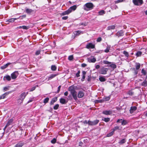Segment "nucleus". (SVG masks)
<instances>
[{"instance_id":"obj_29","label":"nucleus","mask_w":147,"mask_h":147,"mask_svg":"<svg viewBox=\"0 0 147 147\" xmlns=\"http://www.w3.org/2000/svg\"><path fill=\"white\" fill-rule=\"evenodd\" d=\"M141 85L144 87H146L147 86V82L146 80H144L142 83Z\"/></svg>"},{"instance_id":"obj_36","label":"nucleus","mask_w":147,"mask_h":147,"mask_svg":"<svg viewBox=\"0 0 147 147\" xmlns=\"http://www.w3.org/2000/svg\"><path fill=\"white\" fill-rule=\"evenodd\" d=\"M111 65H110L109 66L111 67V68H112L113 69H115L116 67V65L115 64H111Z\"/></svg>"},{"instance_id":"obj_27","label":"nucleus","mask_w":147,"mask_h":147,"mask_svg":"<svg viewBox=\"0 0 147 147\" xmlns=\"http://www.w3.org/2000/svg\"><path fill=\"white\" fill-rule=\"evenodd\" d=\"M23 28L24 29L27 30L29 28V26H20L17 28Z\"/></svg>"},{"instance_id":"obj_54","label":"nucleus","mask_w":147,"mask_h":147,"mask_svg":"<svg viewBox=\"0 0 147 147\" xmlns=\"http://www.w3.org/2000/svg\"><path fill=\"white\" fill-rule=\"evenodd\" d=\"M5 95V94H2L1 96H0V100L2 99H4L6 97Z\"/></svg>"},{"instance_id":"obj_6","label":"nucleus","mask_w":147,"mask_h":147,"mask_svg":"<svg viewBox=\"0 0 147 147\" xmlns=\"http://www.w3.org/2000/svg\"><path fill=\"white\" fill-rule=\"evenodd\" d=\"M108 70L109 69L108 68L103 67L100 69L99 73L102 74H107Z\"/></svg>"},{"instance_id":"obj_43","label":"nucleus","mask_w":147,"mask_h":147,"mask_svg":"<svg viewBox=\"0 0 147 147\" xmlns=\"http://www.w3.org/2000/svg\"><path fill=\"white\" fill-rule=\"evenodd\" d=\"M114 132L112 131L110 133H109V134H108L107 135V136L109 137H110L112 136L114 133Z\"/></svg>"},{"instance_id":"obj_63","label":"nucleus","mask_w":147,"mask_h":147,"mask_svg":"<svg viewBox=\"0 0 147 147\" xmlns=\"http://www.w3.org/2000/svg\"><path fill=\"white\" fill-rule=\"evenodd\" d=\"M12 92L11 91H8L6 92L4 94L6 96L7 95H8L9 94V93H11Z\"/></svg>"},{"instance_id":"obj_51","label":"nucleus","mask_w":147,"mask_h":147,"mask_svg":"<svg viewBox=\"0 0 147 147\" xmlns=\"http://www.w3.org/2000/svg\"><path fill=\"white\" fill-rule=\"evenodd\" d=\"M56 142V139L55 138H54L51 141V143L52 144H55Z\"/></svg>"},{"instance_id":"obj_12","label":"nucleus","mask_w":147,"mask_h":147,"mask_svg":"<svg viewBox=\"0 0 147 147\" xmlns=\"http://www.w3.org/2000/svg\"><path fill=\"white\" fill-rule=\"evenodd\" d=\"M26 94L25 92H22L20 96V100H21V101L24 100L25 97H26Z\"/></svg>"},{"instance_id":"obj_38","label":"nucleus","mask_w":147,"mask_h":147,"mask_svg":"<svg viewBox=\"0 0 147 147\" xmlns=\"http://www.w3.org/2000/svg\"><path fill=\"white\" fill-rule=\"evenodd\" d=\"M110 47L109 46H107L106 49L104 50V52L106 53H108L109 52V50H110Z\"/></svg>"},{"instance_id":"obj_34","label":"nucleus","mask_w":147,"mask_h":147,"mask_svg":"<svg viewBox=\"0 0 147 147\" xmlns=\"http://www.w3.org/2000/svg\"><path fill=\"white\" fill-rule=\"evenodd\" d=\"M110 118H105L104 119H102V120L105 121L106 122H107L110 121Z\"/></svg>"},{"instance_id":"obj_20","label":"nucleus","mask_w":147,"mask_h":147,"mask_svg":"<svg viewBox=\"0 0 147 147\" xmlns=\"http://www.w3.org/2000/svg\"><path fill=\"white\" fill-rule=\"evenodd\" d=\"M59 101L60 103L62 104H65L67 102V101H66L65 99L63 98H61L60 99Z\"/></svg>"},{"instance_id":"obj_15","label":"nucleus","mask_w":147,"mask_h":147,"mask_svg":"<svg viewBox=\"0 0 147 147\" xmlns=\"http://www.w3.org/2000/svg\"><path fill=\"white\" fill-rule=\"evenodd\" d=\"M137 107L136 106L131 107L130 109V113H132L134 111L136 110Z\"/></svg>"},{"instance_id":"obj_19","label":"nucleus","mask_w":147,"mask_h":147,"mask_svg":"<svg viewBox=\"0 0 147 147\" xmlns=\"http://www.w3.org/2000/svg\"><path fill=\"white\" fill-rule=\"evenodd\" d=\"M24 144V142H20L16 145L15 147H22Z\"/></svg>"},{"instance_id":"obj_56","label":"nucleus","mask_w":147,"mask_h":147,"mask_svg":"<svg viewBox=\"0 0 147 147\" xmlns=\"http://www.w3.org/2000/svg\"><path fill=\"white\" fill-rule=\"evenodd\" d=\"M102 40V38L101 37L98 38L97 39L96 41L97 42H100Z\"/></svg>"},{"instance_id":"obj_62","label":"nucleus","mask_w":147,"mask_h":147,"mask_svg":"<svg viewBox=\"0 0 147 147\" xmlns=\"http://www.w3.org/2000/svg\"><path fill=\"white\" fill-rule=\"evenodd\" d=\"M24 100H22L21 101V100H20V98H19L18 100V102L20 104H21V103H22L23 101Z\"/></svg>"},{"instance_id":"obj_53","label":"nucleus","mask_w":147,"mask_h":147,"mask_svg":"<svg viewBox=\"0 0 147 147\" xmlns=\"http://www.w3.org/2000/svg\"><path fill=\"white\" fill-rule=\"evenodd\" d=\"M80 70H79L78 71L77 73L76 74V76L77 77H79L80 76Z\"/></svg>"},{"instance_id":"obj_45","label":"nucleus","mask_w":147,"mask_h":147,"mask_svg":"<svg viewBox=\"0 0 147 147\" xmlns=\"http://www.w3.org/2000/svg\"><path fill=\"white\" fill-rule=\"evenodd\" d=\"M26 15H23L22 16H20L18 18H20L21 20L23 19L24 18H26Z\"/></svg>"},{"instance_id":"obj_23","label":"nucleus","mask_w":147,"mask_h":147,"mask_svg":"<svg viewBox=\"0 0 147 147\" xmlns=\"http://www.w3.org/2000/svg\"><path fill=\"white\" fill-rule=\"evenodd\" d=\"M77 8V6L75 5L69 8V9L70 11H71V12L72 11V10L74 11Z\"/></svg>"},{"instance_id":"obj_8","label":"nucleus","mask_w":147,"mask_h":147,"mask_svg":"<svg viewBox=\"0 0 147 147\" xmlns=\"http://www.w3.org/2000/svg\"><path fill=\"white\" fill-rule=\"evenodd\" d=\"M86 47L88 49H94L95 47V45L91 43H89L86 45Z\"/></svg>"},{"instance_id":"obj_39","label":"nucleus","mask_w":147,"mask_h":147,"mask_svg":"<svg viewBox=\"0 0 147 147\" xmlns=\"http://www.w3.org/2000/svg\"><path fill=\"white\" fill-rule=\"evenodd\" d=\"M49 100V98L47 97L44 99V101H43V102L44 103L46 104L48 102Z\"/></svg>"},{"instance_id":"obj_47","label":"nucleus","mask_w":147,"mask_h":147,"mask_svg":"<svg viewBox=\"0 0 147 147\" xmlns=\"http://www.w3.org/2000/svg\"><path fill=\"white\" fill-rule=\"evenodd\" d=\"M125 0H117L115 1V4L118 3H119L125 1Z\"/></svg>"},{"instance_id":"obj_24","label":"nucleus","mask_w":147,"mask_h":147,"mask_svg":"<svg viewBox=\"0 0 147 147\" xmlns=\"http://www.w3.org/2000/svg\"><path fill=\"white\" fill-rule=\"evenodd\" d=\"M13 118H11L8 121L6 125L8 126H9L10 125H11L12 124V122L13 121Z\"/></svg>"},{"instance_id":"obj_9","label":"nucleus","mask_w":147,"mask_h":147,"mask_svg":"<svg viewBox=\"0 0 147 147\" xmlns=\"http://www.w3.org/2000/svg\"><path fill=\"white\" fill-rule=\"evenodd\" d=\"M11 80V78L10 76L8 75H6L4 76L3 78V80L5 81H10Z\"/></svg>"},{"instance_id":"obj_10","label":"nucleus","mask_w":147,"mask_h":147,"mask_svg":"<svg viewBox=\"0 0 147 147\" xmlns=\"http://www.w3.org/2000/svg\"><path fill=\"white\" fill-rule=\"evenodd\" d=\"M113 112L112 111L109 110V111H104L102 112V113L104 115H110L112 114Z\"/></svg>"},{"instance_id":"obj_35","label":"nucleus","mask_w":147,"mask_h":147,"mask_svg":"<svg viewBox=\"0 0 147 147\" xmlns=\"http://www.w3.org/2000/svg\"><path fill=\"white\" fill-rule=\"evenodd\" d=\"M51 69L52 71H55L57 69V67L55 65H52L51 66Z\"/></svg>"},{"instance_id":"obj_2","label":"nucleus","mask_w":147,"mask_h":147,"mask_svg":"<svg viewBox=\"0 0 147 147\" xmlns=\"http://www.w3.org/2000/svg\"><path fill=\"white\" fill-rule=\"evenodd\" d=\"M134 4L136 5H140L143 3V0H132Z\"/></svg>"},{"instance_id":"obj_57","label":"nucleus","mask_w":147,"mask_h":147,"mask_svg":"<svg viewBox=\"0 0 147 147\" xmlns=\"http://www.w3.org/2000/svg\"><path fill=\"white\" fill-rule=\"evenodd\" d=\"M91 75L88 76V79H87V81H88L90 82L91 81Z\"/></svg>"},{"instance_id":"obj_64","label":"nucleus","mask_w":147,"mask_h":147,"mask_svg":"<svg viewBox=\"0 0 147 147\" xmlns=\"http://www.w3.org/2000/svg\"><path fill=\"white\" fill-rule=\"evenodd\" d=\"M87 66V65L84 63H82L81 64V66L83 67H84Z\"/></svg>"},{"instance_id":"obj_17","label":"nucleus","mask_w":147,"mask_h":147,"mask_svg":"<svg viewBox=\"0 0 147 147\" xmlns=\"http://www.w3.org/2000/svg\"><path fill=\"white\" fill-rule=\"evenodd\" d=\"M82 77L81 79V81L82 82L84 81L86 77V71H82Z\"/></svg>"},{"instance_id":"obj_40","label":"nucleus","mask_w":147,"mask_h":147,"mask_svg":"<svg viewBox=\"0 0 147 147\" xmlns=\"http://www.w3.org/2000/svg\"><path fill=\"white\" fill-rule=\"evenodd\" d=\"M142 53L140 51H138L136 54V55L138 57L141 56Z\"/></svg>"},{"instance_id":"obj_46","label":"nucleus","mask_w":147,"mask_h":147,"mask_svg":"<svg viewBox=\"0 0 147 147\" xmlns=\"http://www.w3.org/2000/svg\"><path fill=\"white\" fill-rule=\"evenodd\" d=\"M141 73L144 76H145L146 74V72L145 70H144V69H142Z\"/></svg>"},{"instance_id":"obj_1","label":"nucleus","mask_w":147,"mask_h":147,"mask_svg":"<svg viewBox=\"0 0 147 147\" xmlns=\"http://www.w3.org/2000/svg\"><path fill=\"white\" fill-rule=\"evenodd\" d=\"M140 64L139 63H136L135 67L136 68L133 67L131 68L132 70H133L134 74L135 75H136L138 73V70L140 68Z\"/></svg>"},{"instance_id":"obj_61","label":"nucleus","mask_w":147,"mask_h":147,"mask_svg":"<svg viewBox=\"0 0 147 147\" xmlns=\"http://www.w3.org/2000/svg\"><path fill=\"white\" fill-rule=\"evenodd\" d=\"M61 86L60 85L58 87V90L57 91V93H58L60 91V89H61Z\"/></svg>"},{"instance_id":"obj_25","label":"nucleus","mask_w":147,"mask_h":147,"mask_svg":"<svg viewBox=\"0 0 147 147\" xmlns=\"http://www.w3.org/2000/svg\"><path fill=\"white\" fill-rule=\"evenodd\" d=\"M115 26L114 25L109 26L107 28V30H114L115 29Z\"/></svg>"},{"instance_id":"obj_59","label":"nucleus","mask_w":147,"mask_h":147,"mask_svg":"<svg viewBox=\"0 0 147 147\" xmlns=\"http://www.w3.org/2000/svg\"><path fill=\"white\" fill-rule=\"evenodd\" d=\"M68 18V16H65L64 17H63L62 18V19L63 20H67Z\"/></svg>"},{"instance_id":"obj_28","label":"nucleus","mask_w":147,"mask_h":147,"mask_svg":"<svg viewBox=\"0 0 147 147\" xmlns=\"http://www.w3.org/2000/svg\"><path fill=\"white\" fill-rule=\"evenodd\" d=\"M33 11V10L31 9L27 8L26 9V12L27 13L30 14Z\"/></svg>"},{"instance_id":"obj_11","label":"nucleus","mask_w":147,"mask_h":147,"mask_svg":"<svg viewBox=\"0 0 147 147\" xmlns=\"http://www.w3.org/2000/svg\"><path fill=\"white\" fill-rule=\"evenodd\" d=\"M84 96V92L81 90L79 91L78 94V98H80L83 97Z\"/></svg>"},{"instance_id":"obj_32","label":"nucleus","mask_w":147,"mask_h":147,"mask_svg":"<svg viewBox=\"0 0 147 147\" xmlns=\"http://www.w3.org/2000/svg\"><path fill=\"white\" fill-rule=\"evenodd\" d=\"M99 80L101 82H105L106 80V79H105V78L102 77H100Z\"/></svg>"},{"instance_id":"obj_22","label":"nucleus","mask_w":147,"mask_h":147,"mask_svg":"<svg viewBox=\"0 0 147 147\" xmlns=\"http://www.w3.org/2000/svg\"><path fill=\"white\" fill-rule=\"evenodd\" d=\"M18 19V18H11V19H10L7 20L6 21V22H8V23H10V22L12 23V22H13L15 20H16ZM8 23H8L7 24H8Z\"/></svg>"},{"instance_id":"obj_26","label":"nucleus","mask_w":147,"mask_h":147,"mask_svg":"<svg viewBox=\"0 0 147 147\" xmlns=\"http://www.w3.org/2000/svg\"><path fill=\"white\" fill-rule=\"evenodd\" d=\"M68 90L70 92H73L75 91V90L74 86L73 85L70 86L68 88Z\"/></svg>"},{"instance_id":"obj_41","label":"nucleus","mask_w":147,"mask_h":147,"mask_svg":"<svg viewBox=\"0 0 147 147\" xmlns=\"http://www.w3.org/2000/svg\"><path fill=\"white\" fill-rule=\"evenodd\" d=\"M103 63L104 64H110L111 63V62L108 61L106 60H104L103 61Z\"/></svg>"},{"instance_id":"obj_44","label":"nucleus","mask_w":147,"mask_h":147,"mask_svg":"<svg viewBox=\"0 0 147 147\" xmlns=\"http://www.w3.org/2000/svg\"><path fill=\"white\" fill-rule=\"evenodd\" d=\"M59 105L58 104L55 105L53 107V109L54 110H57L58 108Z\"/></svg>"},{"instance_id":"obj_55","label":"nucleus","mask_w":147,"mask_h":147,"mask_svg":"<svg viewBox=\"0 0 147 147\" xmlns=\"http://www.w3.org/2000/svg\"><path fill=\"white\" fill-rule=\"evenodd\" d=\"M41 51L40 50L37 51L35 53V55H38L40 54Z\"/></svg>"},{"instance_id":"obj_14","label":"nucleus","mask_w":147,"mask_h":147,"mask_svg":"<svg viewBox=\"0 0 147 147\" xmlns=\"http://www.w3.org/2000/svg\"><path fill=\"white\" fill-rule=\"evenodd\" d=\"M58 75V74H51L50 76L48 77V80H50L53 79Z\"/></svg>"},{"instance_id":"obj_33","label":"nucleus","mask_w":147,"mask_h":147,"mask_svg":"<svg viewBox=\"0 0 147 147\" xmlns=\"http://www.w3.org/2000/svg\"><path fill=\"white\" fill-rule=\"evenodd\" d=\"M126 142V140L125 139H123L122 140H121L119 142V143L120 144H123L124 143H125Z\"/></svg>"},{"instance_id":"obj_42","label":"nucleus","mask_w":147,"mask_h":147,"mask_svg":"<svg viewBox=\"0 0 147 147\" xmlns=\"http://www.w3.org/2000/svg\"><path fill=\"white\" fill-rule=\"evenodd\" d=\"M123 54L125 55L126 57H128L129 55L128 53L126 51H124L123 52Z\"/></svg>"},{"instance_id":"obj_13","label":"nucleus","mask_w":147,"mask_h":147,"mask_svg":"<svg viewBox=\"0 0 147 147\" xmlns=\"http://www.w3.org/2000/svg\"><path fill=\"white\" fill-rule=\"evenodd\" d=\"M70 13H71V11H70L69 9H68L67 10L64 11L62 13H61L60 15L61 16H64L66 15H68Z\"/></svg>"},{"instance_id":"obj_4","label":"nucleus","mask_w":147,"mask_h":147,"mask_svg":"<svg viewBox=\"0 0 147 147\" xmlns=\"http://www.w3.org/2000/svg\"><path fill=\"white\" fill-rule=\"evenodd\" d=\"M19 73L17 71H16L13 72L11 74V78L13 80L17 78L18 76V75Z\"/></svg>"},{"instance_id":"obj_49","label":"nucleus","mask_w":147,"mask_h":147,"mask_svg":"<svg viewBox=\"0 0 147 147\" xmlns=\"http://www.w3.org/2000/svg\"><path fill=\"white\" fill-rule=\"evenodd\" d=\"M8 126H7L6 125L5 126V127H4V128H3V130H4V131L3 132H2L1 133V134H2V136H3V135H4V132H5V131L6 129V128Z\"/></svg>"},{"instance_id":"obj_31","label":"nucleus","mask_w":147,"mask_h":147,"mask_svg":"<svg viewBox=\"0 0 147 147\" xmlns=\"http://www.w3.org/2000/svg\"><path fill=\"white\" fill-rule=\"evenodd\" d=\"M134 92H133L132 90H129L127 93V94L129 95L130 96H133L134 94Z\"/></svg>"},{"instance_id":"obj_50","label":"nucleus","mask_w":147,"mask_h":147,"mask_svg":"<svg viewBox=\"0 0 147 147\" xmlns=\"http://www.w3.org/2000/svg\"><path fill=\"white\" fill-rule=\"evenodd\" d=\"M119 129V127L118 126L115 127L113 129V131L114 132L115 130Z\"/></svg>"},{"instance_id":"obj_7","label":"nucleus","mask_w":147,"mask_h":147,"mask_svg":"<svg viewBox=\"0 0 147 147\" xmlns=\"http://www.w3.org/2000/svg\"><path fill=\"white\" fill-rule=\"evenodd\" d=\"M71 94V95L72 96L73 98L76 101L78 100V98H77V92L76 91H74L73 92H70Z\"/></svg>"},{"instance_id":"obj_16","label":"nucleus","mask_w":147,"mask_h":147,"mask_svg":"<svg viewBox=\"0 0 147 147\" xmlns=\"http://www.w3.org/2000/svg\"><path fill=\"white\" fill-rule=\"evenodd\" d=\"M123 32L122 30H120L118 32L116 33L117 36L119 37L123 36Z\"/></svg>"},{"instance_id":"obj_21","label":"nucleus","mask_w":147,"mask_h":147,"mask_svg":"<svg viewBox=\"0 0 147 147\" xmlns=\"http://www.w3.org/2000/svg\"><path fill=\"white\" fill-rule=\"evenodd\" d=\"M12 63H6L5 65H4L1 66V69H4L6 68L7 67H8V65H9L11 64Z\"/></svg>"},{"instance_id":"obj_5","label":"nucleus","mask_w":147,"mask_h":147,"mask_svg":"<svg viewBox=\"0 0 147 147\" xmlns=\"http://www.w3.org/2000/svg\"><path fill=\"white\" fill-rule=\"evenodd\" d=\"M99 121L98 119L94 120L93 121H88L89 125H95L97 124L99 122Z\"/></svg>"},{"instance_id":"obj_58","label":"nucleus","mask_w":147,"mask_h":147,"mask_svg":"<svg viewBox=\"0 0 147 147\" xmlns=\"http://www.w3.org/2000/svg\"><path fill=\"white\" fill-rule=\"evenodd\" d=\"M36 88V87L35 86L33 87L30 89V91L31 92L34 90Z\"/></svg>"},{"instance_id":"obj_52","label":"nucleus","mask_w":147,"mask_h":147,"mask_svg":"<svg viewBox=\"0 0 147 147\" xmlns=\"http://www.w3.org/2000/svg\"><path fill=\"white\" fill-rule=\"evenodd\" d=\"M127 123V122L125 120H123L121 122V124L123 125H125Z\"/></svg>"},{"instance_id":"obj_30","label":"nucleus","mask_w":147,"mask_h":147,"mask_svg":"<svg viewBox=\"0 0 147 147\" xmlns=\"http://www.w3.org/2000/svg\"><path fill=\"white\" fill-rule=\"evenodd\" d=\"M98 13L99 15L101 16L105 14V12L104 10H102L98 12Z\"/></svg>"},{"instance_id":"obj_60","label":"nucleus","mask_w":147,"mask_h":147,"mask_svg":"<svg viewBox=\"0 0 147 147\" xmlns=\"http://www.w3.org/2000/svg\"><path fill=\"white\" fill-rule=\"evenodd\" d=\"M110 98L109 97H106L104 98V100L108 101L110 100Z\"/></svg>"},{"instance_id":"obj_37","label":"nucleus","mask_w":147,"mask_h":147,"mask_svg":"<svg viewBox=\"0 0 147 147\" xmlns=\"http://www.w3.org/2000/svg\"><path fill=\"white\" fill-rule=\"evenodd\" d=\"M90 61H89L90 62L94 63L96 61V59L95 58H93L90 59Z\"/></svg>"},{"instance_id":"obj_3","label":"nucleus","mask_w":147,"mask_h":147,"mask_svg":"<svg viewBox=\"0 0 147 147\" xmlns=\"http://www.w3.org/2000/svg\"><path fill=\"white\" fill-rule=\"evenodd\" d=\"M84 5L89 10H91L93 9L94 6L93 4L91 2L87 3Z\"/></svg>"},{"instance_id":"obj_48","label":"nucleus","mask_w":147,"mask_h":147,"mask_svg":"<svg viewBox=\"0 0 147 147\" xmlns=\"http://www.w3.org/2000/svg\"><path fill=\"white\" fill-rule=\"evenodd\" d=\"M74 59L73 56V55H70L69 56L68 59L69 60L71 61Z\"/></svg>"},{"instance_id":"obj_18","label":"nucleus","mask_w":147,"mask_h":147,"mask_svg":"<svg viewBox=\"0 0 147 147\" xmlns=\"http://www.w3.org/2000/svg\"><path fill=\"white\" fill-rule=\"evenodd\" d=\"M57 97H56L53 98L51 102H50V105H53L54 103L57 100Z\"/></svg>"}]
</instances>
